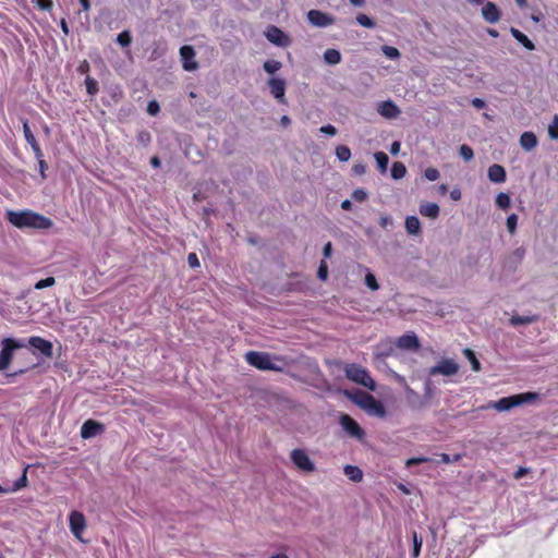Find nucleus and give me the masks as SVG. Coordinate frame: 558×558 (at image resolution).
Instances as JSON below:
<instances>
[{
  "label": "nucleus",
  "instance_id": "1",
  "mask_svg": "<svg viewBox=\"0 0 558 558\" xmlns=\"http://www.w3.org/2000/svg\"><path fill=\"white\" fill-rule=\"evenodd\" d=\"M5 217L12 226L19 229L46 230L53 225L51 219L31 209L8 210Z\"/></svg>",
  "mask_w": 558,
  "mask_h": 558
},
{
  "label": "nucleus",
  "instance_id": "2",
  "mask_svg": "<svg viewBox=\"0 0 558 558\" xmlns=\"http://www.w3.org/2000/svg\"><path fill=\"white\" fill-rule=\"evenodd\" d=\"M0 347V372H4L9 368L14 352L26 347V339L8 337L1 340Z\"/></svg>",
  "mask_w": 558,
  "mask_h": 558
},
{
  "label": "nucleus",
  "instance_id": "3",
  "mask_svg": "<svg viewBox=\"0 0 558 558\" xmlns=\"http://www.w3.org/2000/svg\"><path fill=\"white\" fill-rule=\"evenodd\" d=\"M344 374L349 380L372 391L376 390V383L365 367L356 363H350L344 366Z\"/></svg>",
  "mask_w": 558,
  "mask_h": 558
},
{
  "label": "nucleus",
  "instance_id": "4",
  "mask_svg": "<svg viewBox=\"0 0 558 558\" xmlns=\"http://www.w3.org/2000/svg\"><path fill=\"white\" fill-rule=\"evenodd\" d=\"M352 401L367 412L369 415L377 417L386 416V409L384 404L378 401L374 396L360 391L355 396L351 397Z\"/></svg>",
  "mask_w": 558,
  "mask_h": 558
},
{
  "label": "nucleus",
  "instance_id": "5",
  "mask_svg": "<svg viewBox=\"0 0 558 558\" xmlns=\"http://www.w3.org/2000/svg\"><path fill=\"white\" fill-rule=\"evenodd\" d=\"M245 360L250 365L260 371H281V366L277 365L267 352L248 351L245 354Z\"/></svg>",
  "mask_w": 558,
  "mask_h": 558
},
{
  "label": "nucleus",
  "instance_id": "6",
  "mask_svg": "<svg viewBox=\"0 0 558 558\" xmlns=\"http://www.w3.org/2000/svg\"><path fill=\"white\" fill-rule=\"evenodd\" d=\"M291 461L302 472L311 473L315 471V463L311 460L304 449H293L290 453Z\"/></svg>",
  "mask_w": 558,
  "mask_h": 558
},
{
  "label": "nucleus",
  "instance_id": "7",
  "mask_svg": "<svg viewBox=\"0 0 558 558\" xmlns=\"http://www.w3.org/2000/svg\"><path fill=\"white\" fill-rule=\"evenodd\" d=\"M339 424L341 425L342 429L353 438L361 440L365 435L363 428L349 414H341L339 417Z\"/></svg>",
  "mask_w": 558,
  "mask_h": 558
},
{
  "label": "nucleus",
  "instance_id": "8",
  "mask_svg": "<svg viewBox=\"0 0 558 558\" xmlns=\"http://www.w3.org/2000/svg\"><path fill=\"white\" fill-rule=\"evenodd\" d=\"M459 371L458 363L452 359H444L439 361L436 365L432 366L428 371L430 376L442 375V376H452L456 375Z\"/></svg>",
  "mask_w": 558,
  "mask_h": 558
},
{
  "label": "nucleus",
  "instance_id": "9",
  "mask_svg": "<svg viewBox=\"0 0 558 558\" xmlns=\"http://www.w3.org/2000/svg\"><path fill=\"white\" fill-rule=\"evenodd\" d=\"M31 345L39 351L44 356L51 357L53 354V345L49 340L38 336H32L26 340V347Z\"/></svg>",
  "mask_w": 558,
  "mask_h": 558
},
{
  "label": "nucleus",
  "instance_id": "10",
  "mask_svg": "<svg viewBox=\"0 0 558 558\" xmlns=\"http://www.w3.org/2000/svg\"><path fill=\"white\" fill-rule=\"evenodd\" d=\"M308 22L316 27H327L335 23V17L319 10H310L307 13Z\"/></svg>",
  "mask_w": 558,
  "mask_h": 558
},
{
  "label": "nucleus",
  "instance_id": "11",
  "mask_svg": "<svg viewBox=\"0 0 558 558\" xmlns=\"http://www.w3.org/2000/svg\"><path fill=\"white\" fill-rule=\"evenodd\" d=\"M104 430L105 426L101 423L95 420H87L81 426V437L83 439H90L100 435Z\"/></svg>",
  "mask_w": 558,
  "mask_h": 558
},
{
  "label": "nucleus",
  "instance_id": "12",
  "mask_svg": "<svg viewBox=\"0 0 558 558\" xmlns=\"http://www.w3.org/2000/svg\"><path fill=\"white\" fill-rule=\"evenodd\" d=\"M271 95L280 102L286 104V81L280 77H271L268 81Z\"/></svg>",
  "mask_w": 558,
  "mask_h": 558
},
{
  "label": "nucleus",
  "instance_id": "13",
  "mask_svg": "<svg viewBox=\"0 0 558 558\" xmlns=\"http://www.w3.org/2000/svg\"><path fill=\"white\" fill-rule=\"evenodd\" d=\"M69 524L72 534L76 538H81V534L83 533L86 526V521L83 513L78 511H72L69 515Z\"/></svg>",
  "mask_w": 558,
  "mask_h": 558
},
{
  "label": "nucleus",
  "instance_id": "14",
  "mask_svg": "<svg viewBox=\"0 0 558 558\" xmlns=\"http://www.w3.org/2000/svg\"><path fill=\"white\" fill-rule=\"evenodd\" d=\"M396 347L401 350L415 351L420 348V341L414 332H407L396 340Z\"/></svg>",
  "mask_w": 558,
  "mask_h": 558
},
{
  "label": "nucleus",
  "instance_id": "15",
  "mask_svg": "<svg viewBox=\"0 0 558 558\" xmlns=\"http://www.w3.org/2000/svg\"><path fill=\"white\" fill-rule=\"evenodd\" d=\"M481 12L484 21L489 24L497 23L501 16L499 8L494 2L490 1H487L486 3L483 4Z\"/></svg>",
  "mask_w": 558,
  "mask_h": 558
},
{
  "label": "nucleus",
  "instance_id": "16",
  "mask_svg": "<svg viewBox=\"0 0 558 558\" xmlns=\"http://www.w3.org/2000/svg\"><path fill=\"white\" fill-rule=\"evenodd\" d=\"M396 342L391 338L381 339L373 350V355L389 357L395 353Z\"/></svg>",
  "mask_w": 558,
  "mask_h": 558
},
{
  "label": "nucleus",
  "instance_id": "17",
  "mask_svg": "<svg viewBox=\"0 0 558 558\" xmlns=\"http://www.w3.org/2000/svg\"><path fill=\"white\" fill-rule=\"evenodd\" d=\"M265 35L270 43L280 47H284L289 43L288 36L277 26H269Z\"/></svg>",
  "mask_w": 558,
  "mask_h": 558
},
{
  "label": "nucleus",
  "instance_id": "18",
  "mask_svg": "<svg viewBox=\"0 0 558 558\" xmlns=\"http://www.w3.org/2000/svg\"><path fill=\"white\" fill-rule=\"evenodd\" d=\"M377 111L386 119H395L400 113V109L392 100L380 101L377 106Z\"/></svg>",
  "mask_w": 558,
  "mask_h": 558
},
{
  "label": "nucleus",
  "instance_id": "19",
  "mask_svg": "<svg viewBox=\"0 0 558 558\" xmlns=\"http://www.w3.org/2000/svg\"><path fill=\"white\" fill-rule=\"evenodd\" d=\"M180 56L185 71H194L197 68V63L193 61L195 52L191 46H182L180 48Z\"/></svg>",
  "mask_w": 558,
  "mask_h": 558
},
{
  "label": "nucleus",
  "instance_id": "20",
  "mask_svg": "<svg viewBox=\"0 0 558 558\" xmlns=\"http://www.w3.org/2000/svg\"><path fill=\"white\" fill-rule=\"evenodd\" d=\"M487 177L493 183H502L506 181L507 173L502 166L495 163L488 168Z\"/></svg>",
  "mask_w": 558,
  "mask_h": 558
},
{
  "label": "nucleus",
  "instance_id": "21",
  "mask_svg": "<svg viewBox=\"0 0 558 558\" xmlns=\"http://www.w3.org/2000/svg\"><path fill=\"white\" fill-rule=\"evenodd\" d=\"M405 393H407V401L410 405V408L414 410L423 409L426 405V401L423 400L420 395L410 388L409 386L405 387Z\"/></svg>",
  "mask_w": 558,
  "mask_h": 558
},
{
  "label": "nucleus",
  "instance_id": "22",
  "mask_svg": "<svg viewBox=\"0 0 558 558\" xmlns=\"http://www.w3.org/2000/svg\"><path fill=\"white\" fill-rule=\"evenodd\" d=\"M514 395L509 397H504L494 402L493 408L499 412L511 410L514 407L519 405Z\"/></svg>",
  "mask_w": 558,
  "mask_h": 558
},
{
  "label": "nucleus",
  "instance_id": "23",
  "mask_svg": "<svg viewBox=\"0 0 558 558\" xmlns=\"http://www.w3.org/2000/svg\"><path fill=\"white\" fill-rule=\"evenodd\" d=\"M519 142L521 147L527 151L535 148L538 143L536 135L529 131L521 134Z\"/></svg>",
  "mask_w": 558,
  "mask_h": 558
},
{
  "label": "nucleus",
  "instance_id": "24",
  "mask_svg": "<svg viewBox=\"0 0 558 558\" xmlns=\"http://www.w3.org/2000/svg\"><path fill=\"white\" fill-rule=\"evenodd\" d=\"M439 210V206L436 203L425 202L420 205V214L432 219L438 217Z\"/></svg>",
  "mask_w": 558,
  "mask_h": 558
},
{
  "label": "nucleus",
  "instance_id": "25",
  "mask_svg": "<svg viewBox=\"0 0 558 558\" xmlns=\"http://www.w3.org/2000/svg\"><path fill=\"white\" fill-rule=\"evenodd\" d=\"M510 33L527 50L532 51L535 49L533 41L518 28L511 27Z\"/></svg>",
  "mask_w": 558,
  "mask_h": 558
},
{
  "label": "nucleus",
  "instance_id": "26",
  "mask_svg": "<svg viewBox=\"0 0 558 558\" xmlns=\"http://www.w3.org/2000/svg\"><path fill=\"white\" fill-rule=\"evenodd\" d=\"M324 61L329 65H336L341 62V52L338 49L329 48L323 54Z\"/></svg>",
  "mask_w": 558,
  "mask_h": 558
},
{
  "label": "nucleus",
  "instance_id": "27",
  "mask_svg": "<svg viewBox=\"0 0 558 558\" xmlns=\"http://www.w3.org/2000/svg\"><path fill=\"white\" fill-rule=\"evenodd\" d=\"M343 472L352 482L359 483L363 480V472L359 466L348 464L344 466Z\"/></svg>",
  "mask_w": 558,
  "mask_h": 558
},
{
  "label": "nucleus",
  "instance_id": "28",
  "mask_svg": "<svg viewBox=\"0 0 558 558\" xmlns=\"http://www.w3.org/2000/svg\"><path fill=\"white\" fill-rule=\"evenodd\" d=\"M537 318V315H514L510 318V325H512L513 327L529 325L536 322Z\"/></svg>",
  "mask_w": 558,
  "mask_h": 558
},
{
  "label": "nucleus",
  "instance_id": "29",
  "mask_svg": "<svg viewBox=\"0 0 558 558\" xmlns=\"http://www.w3.org/2000/svg\"><path fill=\"white\" fill-rule=\"evenodd\" d=\"M405 230L409 234H418L421 231V222L415 216H408L405 218Z\"/></svg>",
  "mask_w": 558,
  "mask_h": 558
},
{
  "label": "nucleus",
  "instance_id": "30",
  "mask_svg": "<svg viewBox=\"0 0 558 558\" xmlns=\"http://www.w3.org/2000/svg\"><path fill=\"white\" fill-rule=\"evenodd\" d=\"M27 483H28V480H27V468H26V469H24L20 478H17L11 487L5 488V490H8V494L19 492L22 488L26 487Z\"/></svg>",
  "mask_w": 558,
  "mask_h": 558
},
{
  "label": "nucleus",
  "instance_id": "31",
  "mask_svg": "<svg viewBox=\"0 0 558 558\" xmlns=\"http://www.w3.org/2000/svg\"><path fill=\"white\" fill-rule=\"evenodd\" d=\"M374 157H375L378 170L381 173H386L388 163H389L388 155L384 151H377V153H375Z\"/></svg>",
  "mask_w": 558,
  "mask_h": 558
},
{
  "label": "nucleus",
  "instance_id": "32",
  "mask_svg": "<svg viewBox=\"0 0 558 558\" xmlns=\"http://www.w3.org/2000/svg\"><path fill=\"white\" fill-rule=\"evenodd\" d=\"M390 174L392 179L400 180L407 174V168L402 162L396 161L391 166Z\"/></svg>",
  "mask_w": 558,
  "mask_h": 558
},
{
  "label": "nucleus",
  "instance_id": "33",
  "mask_svg": "<svg viewBox=\"0 0 558 558\" xmlns=\"http://www.w3.org/2000/svg\"><path fill=\"white\" fill-rule=\"evenodd\" d=\"M412 558H418L423 545V539L415 531L412 533Z\"/></svg>",
  "mask_w": 558,
  "mask_h": 558
},
{
  "label": "nucleus",
  "instance_id": "34",
  "mask_svg": "<svg viewBox=\"0 0 558 558\" xmlns=\"http://www.w3.org/2000/svg\"><path fill=\"white\" fill-rule=\"evenodd\" d=\"M85 86L86 92L90 97L95 96L99 90L98 82L89 75L85 77Z\"/></svg>",
  "mask_w": 558,
  "mask_h": 558
},
{
  "label": "nucleus",
  "instance_id": "35",
  "mask_svg": "<svg viewBox=\"0 0 558 558\" xmlns=\"http://www.w3.org/2000/svg\"><path fill=\"white\" fill-rule=\"evenodd\" d=\"M510 204H511V199H510V196L507 194V193H504V192H500L497 194L496 196V205L500 208V209H508L510 207Z\"/></svg>",
  "mask_w": 558,
  "mask_h": 558
},
{
  "label": "nucleus",
  "instance_id": "36",
  "mask_svg": "<svg viewBox=\"0 0 558 558\" xmlns=\"http://www.w3.org/2000/svg\"><path fill=\"white\" fill-rule=\"evenodd\" d=\"M336 156L340 161H348L351 158V150L345 145H339L336 148Z\"/></svg>",
  "mask_w": 558,
  "mask_h": 558
},
{
  "label": "nucleus",
  "instance_id": "37",
  "mask_svg": "<svg viewBox=\"0 0 558 558\" xmlns=\"http://www.w3.org/2000/svg\"><path fill=\"white\" fill-rule=\"evenodd\" d=\"M517 398V401L519 402V405L524 403H531L535 401L538 398V395L536 392H524L520 395H514Z\"/></svg>",
  "mask_w": 558,
  "mask_h": 558
},
{
  "label": "nucleus",
  "instance_id": "38",
  "mask_svg": "<svg viewBox=\"0 0 558 558\" xmlns=\"http://www.w3.org/2000/svg\"><path fill=\"white\" fill-rule=\"evenodd\" d=\"M263 66L267 73L274 74L281 69L282 64L277 60H267L264 62Z\"/></svg>",
  "mask_w": 558,
  "mask_h": 558
},
{
  "label": "nucleus",
  "instance_id": "39",
  "mask_svg": "<svg viewBox=\"0 0 558 558\" xmlns=\"http://www.w3.org/2000/svg\"><path fill=\"white\" fill-rule=\"evenodd\" d=\"M117 43L121 47H129L132 43V36L130 31H123L117 36Z\"/></svg>",
  "mask_w": 558,
  "mask_h": 558
},
{
  "label": "nucleus",
  "instance_id": "40",
  "mask_svg": "<svg viewBox=\"0 0 558 558\" xmlns=\"http://www.w3.org/2000/svg\"><path fill=\"white\" fill-rule=\"evenodd\" d=\"M356 22L363 26V27H366V28H374L375 27V22L373 21V19H371L368 15L366 14H359L356 16Z\"/></svg>",
  "mask_w": 558,
  "mask_h": 558
},
{
  "label": "nucleus",
  "instance_id": "41",
  "mask_svg": "<svg viewBox=\"0 0 558 558\" xmlns=\"http://www.w3.org/2000/svg\"><path fill=\"white\" fill-rule=\"evenodd\" d=\"M381 51L388 59L391 60L398 59L400 57L399 50L392 46L385 45L381 47Z\"/></svg>",
  "mask_w": 558,
  "mask_h": 558
},
{
  "label": "nucleus",
  "instance_id": "42",
  "mask_svg": "<svg viewBox=\"0 0 558 558\" xmlns=\"http://www.w3.org/2000/svg\"><path fill=\"white\" fill-rule=\"evenodd\" d=\"M23 133H24L25 141L27 142V144L29 146L37 143L27 121H25L23 123Z\"/></svg>",
  "mask_w": 558,
  "mask_h": 558
},
{
  "label": "nucleus",
  "instance_id": "43",
  "mask_svg": "<svg viewBox=\"0 0 558 558\" xmlns=\"http://www.w3.org/2000/svg\"><path fill=\"white\" fill-rule=\"evenodd\" d=\"M459 155L461 158H463L465 161H471L474 157L473 149L469 145H461L459 148Z\"/></svg>",
  "mask_w": 558,
  "mask_h": 558
},
{
  "label": "nucleus",
  "instance_id": "44",
  "mask_svg": "<svg viewBox=\"0 0 558 558\" xmlns=\"http://www.w3.org/2000/svg\"><path fill=\"white\" fill-rule=\"evenodd\" d=\"M365 284L373 291H376L379 289L377 279H376L375 275L371 271H367L365 275Z\"/></svg>",
  "mask_w": 558,
  "mask_h": 558
},
{
  "label": "nucleus",
  "instance_id": "45",
  "mask_svg": "<svg viewBox=\"0 0 558 558\" xmlns=\"http://www.w3.org/2000/svg\"><path fill=\"white\" fill-rule=\"evenodd\" d=\"M548 135L551 140H558V114H556L548 125Z\"/></svg>",
  "mask_w": 558,
  "mask_h": 558
},
{
  "label": "nucleus",
  "instance_id": "46",
  "mask_svg": "<svg viewBox=\"0 0 558 558\" xmlns=\"http://www.w3.org/2000/svg\"><path fill=\"white\" fill-rule=\"evenodd\" d=\"M464 353L472 364V369L475 372H478L481 368V364H480V361L476 359L474 352L470 349H465Z\"/></svg>",
  "mask_w": 558,
  "mask_h": 558
},
{
  "label": "nucleus",
  "instance_id": "47",
  "mask_svg": "<svg viewBox=\"0 0 558 558\" xmlns=\"http://www.w3.org/2000/svg\"><path fill=\"white\" fill-rule=\"evenodd\" d=\"M507 229L508 231L513 234L517 230L518 226V216L515 214H511L507 217Z\"/></svg>",
  "mask_w": 558,
  "mask_h": 558
},
{
  "label": "nucleus",
  "instance_id": "48",
  "mask_svg": "<svg viewBox=\"0 0 558 558\" xmlns=\"http://www.w3.org/2000/svg\"><path fill=\"white\" fill-rule=\"evenodd\" d=\"M387 357H379L377 355H373V364L378 371H387L388 364H387Z\"/></svg>",
  "mask_w": 558,
  "mask_h": 558
},
{
  "label": "nucleus",
  "instance_id": "49",
  "mask_svg": "<svg viewBox=\"0 0 558 558\" xmlns=\"http://www.w3.org/2000/svg\"><path fill=\"white\" fill-rule=\"evenodd\" d=\"M56 282L54 278L53 277H47L45 279H40L38 280L36 283H35V289L37 290H41V289H45V288H48V287H51L53 286Z\"/></svg>",
  "mask_w": 558,
  "mask_h": 558
},
{
  "label": "nucleus",
  "instance_id": "50",
  "mask_svg": "<svg viewBox=\"0 0 558 558\" xmlns=\"http://www.w3.org/2000/svg\"><path fill=\"white\" fill-rule=\"evenodd\" d=\"M317 277L322 281H326L328 277V265L325 260H322L318 270H317Z\"/></svg>",
  "mask_w": 558,
  "mask_h": 558
},
{
  "label": "nucleus",
  "instance_id": "51",
  "mask_svg": "<svg viewBox=\"0 0 558 558\" xmlns=\"http://www.w3.org/2000/svg\"><path fill=\"white\" fill-rule=\"evenodd\" d=\"M352 198L356 202H364L367 198V192L364 189H356L352 193Z\"/></svg>",
  "mask_w": 558,
  "mask_h": 558
},
{
  "label": "nucleus",
  "instance_id": "52",
  "mask_svg": "<svg viewBox=\"0 0 558 558\" xmlns=\"http://www.w3.org/2000/svg\"><path fill=\"white\" fill-rule=\"evenodd\" d=\"M434 396V388L430 380H426L424 384V399L426 402Z\"/></svg>",
  "mask_w": 558,
  "mask_h": 558
},
{
  "label": "nucleus",
  "instance_id": "53",
  "mask_svg": "<svg viewBox=\"0 0 558 558\" xmlns=\"http://www.w3.org/2000/svg\"><path fill=\"white\" fill-rule=\"evenodd\" d=\"M424 175L428 181H436L439 179L440 173L436 168H427Z\"/></svg>",
  "mask_w": 558,
  "mask_h": 558
},
{
  "label": "nucleus",
  "instance_id": "54",
  "mask_svg": "<svg viewBox=\"0 0 558 558\" xmlns=\"http://www.w3.org/2000/svg\"><path fill=\"white\" fill-rule=\"evenodd\" d=\"M429 459L426 458V457H415V458H410L407 460L405 462V465L407 468H411L413 465H417V464H421V463H425L427 462Z\"/></svg>",
  "mask_w": 558,
  "mask_h": 558
},
{
  "label": "nucleus",
  "instance_id": "55",
  "mask_svg": "<svg viewBox=\"0 0 558 558\" xmlns=\"http://www.w3.org/2000/svg\"><path fill=\"white\" fill-rule=\"evenodd\" d=\"M160 111V106L156 100H150L147 105V112L150 116H157Z\"/></svg>",
  "mask_w": 558,
  "mask_h": 558
},
{
  "label": "nucleus",
  "instance_id": "56",
  "mask_svg": "<svg viewBox=\"0 0 558 558\" xmlns=\"http://www.w3.org/2000/svg\"><path fill=\"white\" fill-rule=\"evenodd\" d=\"M89 70H90V65L87 60H83L76 68V71L78 74L86 75V76L88 75Z\"/></svg>",
  "mask_w": 558,
  "mask_h": 558
},
{
  "label": "nucleus",
  "instance_id": "57",
  "mask_svg": "<svg viewBox=\"0 0 558 558\" xmlns=\"http://www.w3.org/2000/svg\"><path fill=\"white\" fill-rule=\"evenodd\" d=\"M319 132L329 136H335L337 134V129L331 124H326L319 129Z\"/></svg>",
  "mask_w": 558,
  "mask_h": 558
},
{
  "label": "nucleus",
  "instance_id": "58",
  "mask_svg": "<svg viewBox=\"0 0 558 558\" xmlns=\"http://www.w3.org/2000/svg\"><path fill=\"white\" fill-rule=\"evenodd\" d=\"M187 263L192 268L199 267V260L195 253H190L187 255Z\"/></svg>",
  "mask_w": 558,
  "mask_h": 558
},
{
  "label": "nucleus",
  "instance_id": "59",
  "mask_svg": "<svg viewBox=\"0 0 558 558\" xmlns=\"http://www.w3.org/2000/svg\"><path fill=\"white\" fill-rule=\"evenodd\" d=\"M37 5L43 11H49L52 8L51 0H37Z\"/></svg>",
  "mask_w": 558,
  "mask_h": 558
},
{
  "label": "nucleus",
  "instance_id": "60",
  "mask_svg": "<svg viewBox=\"0 0 558 558\" xmlns=\"http://www.w3.org/2000/svg\"><path fill=\"white\" fill-rule=\"evenodd\" d=\"M31 147L37 160L44 159L43 150L38 143L31 145Z\"/></svg>",
  "mask_w": 558,
  "mask_h": 558
},
{
  "label": "nucleus",
  "instance_id": "61",
  "mask_svg": "<svg viewBox=\"0 0 558 558\" xmlns=\"http://www.w3.org/2000/svg\"><path fill=\"white\" fill-rule=\"evenodd\" d=\"M31 147L37 160L44 159L43 150L38 143L31 145Z\"/></svg>",
  "mask_w": 558,
  "mask_h": 558
},
{
  "label": "nucleus",
  "instance_id": "62",
  "mask_svg": "<svg viewBox=\"0 0 558 558\" xmlns=\"http://www.w3.org/2000/svg\"><path fill=\"white\" fill-rule=\"evenodd\" d=\"M332 254V244L331 242H327L325 245H324V248H323V255L325 258H329Z\"/></svg>",
  "mask_w": 558,
  "mask_h": 558
},
{
  "label": "nucleus",
  "instance_id": "63",
  "mask_svg": "<svg viewBox=\"0 0 558 558\" xmlns=\"http://www.w3.org/2000/svg\"><path fill=\"white\" fill-rule=\"evenodd\" d=\"M39 172L43 179H46L47 162L44 159L38 160Z\"/></svg>",
  "mask_w": 558,
  "mask_h": 558
},
{
  "label": "nucleus",
  "instance_id": "64",
  "mask_svg": "<svg viewBox=\"0 0 558 558\" xmlns=\"http://www.w3.org/2000/svg\"><path fill=\"white\" fill-rule=\"evenodd\" d=\"M353 172L357 175L364 174L366 171V167L363 163H356L352 168Z\"/></svg>",
  "mask_w": 558,
  "mask_h": 558
}]
</instances>
